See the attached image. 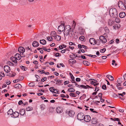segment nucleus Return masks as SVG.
<instances>
[{
  "mask_svg": "<svg viewBox=\"0 0 126 126\" xmlns=\"http://www.w3.org/2000/svg\"><path fill=\"white\" fill-rule=\"evenodd\" d=\"M80 88H83L85 89H87V85L86 86L84 85H81L79 86Z\"/></svg>",
  "mask_w": 126,
  "mask_h": 126,
  "instance_id": "nucleus-33",
  "label": "nucleus"
},
{
  "mask_svg": "<svg viewBox=\"0 0 126 126\" xmlns=\"http://www.w3.org/2000/svg\"><path fill=\"white\" fill-rule=\"evenodd\" d=\"M38 73H40V74H42L45 73V71L44 70H39L38 71Z\"/></svg>",
  "mask_w": 126,
  "mask_h": 126,
  "instance_id": "nucleus-38",
  "label": "nucleus"
},
{
  "mask_svg": "<svg viewBox=\"0 0 126 126\" xmlns=\"http://www.w3.org/2000/svg\"><path fill=\"white\" fill-rule=\"evenodd\" d=\"M20 55H23L25 52V49L23 47H19L18 49Z\"/></svg>",
  "mask_w": 126,
  "mask_h": 126,
  "instance_id": "nucleus-7",
  "label": "nucleus"
},
{
  "mask_svg": "<svg viewBox=\"0 0 126 126\" xmlns=\"http://www.w3.org/2000/svg\"><path fill=\"white\" fill-rule=\"evenodd\" d=\"M52 36L51 37L48 36V37H47V39L49 41H51L53 39L52 38Z\"/></svg>",
  "mask_w": 126,
  "mask_h": 126,
  "instance_id": "nucleus-42",
  "label": "nucleus"
},
{
  "mask_svg": "<svg viewBox=\"0 0 126 126\" xmlns=\"http://www.w3.org/2000/svg\"><path fill=\"white\" fill-rule=\"evenodd\" d=\"M115 21L117 23H119L120 22V20L119 18H117V17L115 18Z\"/></svg>",
  "mask_w": 126,
  "mask_h": 126,
  "instance_id": "nucleus-37",
  "label": "nucleus"
},
{
  "mask_svg": "<svg viewBox=\"0 0 126 126\" xmlns=\"http://www.w3.org/2000/svg\"><path fill=\"white\" fill-rule=\"evenodd\" d=\"M64 24L63 25H61L59 26L58 27V30L60 32H63L64 31V28L65 27Z\"/></svg>",
  "mask_w": 126,
  "mask_h": 126,
  "instance_id": "nucleus-6",
  "label": "nucleus"
},
{
  "mask_svg": "<svg viewBox=\"0 0 126 126\" xmlns=\"http://www.w3.org/2000/svg\"><path fill=\"white\" fill-rule=\"evenodd\" d=\"M25 49L26 50H30V51H31L32 50L31 48V49H30V48L29 47H26L25 48Z\"/></svg>",
  "mask_w": 126,
  "mask_h": 126,
  "instance_id": "nucleus-54",
  "label": "nucleus"
},
{
  "mask_svg": "<svg viewBox=\"0 0 126 126\" xmlns=\"http://www.w3.org/2000/svg\"><path fill=\"white\" fill-rule=\"evenodd\" d=\"M52 33H53V34L51 36L53 37H54L55 36H56L57 35V33L55 31H53L52 32Z\"/></svg>",
  "mask_w": 126,
  "mask_h": 126,
  "instance_id": "nucleus-43",
  "label": "nucleus"
},
{
  "mask_svg": "<svg viewBox=\"0 0 126 126\" xmlns=\"http://www.w3.org/2000/svg\"><path fill=\"white\" fill-rule=\"evenodd\" d=\"M84 121L86 122H90L91 119V117L89 115H86L84 116Z\"/></svg>",
  "mask_w": 126,
  "mask_h": 126,
  "instance_id": "nucleus-10",
  "label": "nucleus"
},
{
  "mask_svg": "<svg viewBox=\"0 0 126 126\" xmlns=\"http://www.w3.org/2000/svg\"><path fill=\"white\" fill-rule=\"evenodd\" d=\"M83 63L85 65L89 66L90 64V63L86 61H84L83 62Z\"/></svg>",
  "mask_w": 126,
  "mask_h": 126,
  "instance_id": "nucleus-28",
  "label": "nucleus"
},
{
  "mask_svg": "<svg viewBox=\"0 0 126 126\" xmlns=\"http://www.w3.org/2000/svg\"><path fill=\"white\" fill-rule=\"evenodd\" d=\"M114 121H117L118 122L120 121V119L118 118H114Z\"/></svg>",
  "mask_w": 126,
  "mask_h": 126,
  "instance_id": "nucleus-58",
  "label": "nucleus"
},
{
  "mask_svg": "<svg viewBox=\"0 0 126 126\" xmlns=\"http://www.w3.org/2000/svg\"><path fill=\"white\" fill-rule=\"evenodd\" d=\"M49 90L51 92H53V93L57 94L59 93L58 91L56 89H54L53 87H51L50 88H49Z\"/></svg>",
  "mask_w": 126,
  "mask_h": 126,
  "instance_id": "nucleus-11",
  "label": "nucleus"
},
{
  "mask_svg": "<svg viewBox=\"0 0 126 126\" xmlns=\"http://www.w3.org/2000/svg\"><path fill=\"white\" fill-rule=\"evenodd\" d=\"M71 79L72 80V83H76V82L75 81V79L74 77L73 76H71Z\"/></svg>",
  "mask_w": 126,
  "mask_h": 126,
  "instance_id": "nucleus-32",
  "label": "nucleus"
},
{
  "mask_svg": "<svg viewBox=\"0 0 126 126\" xmlns=\"http://www.w3.org/2000/svg\"><path fill=\"white\" fill-rule=\"evenodd\" d=\"M19 115V113L18 112L15 111L14 112H13L12 116L13 117L17 118L18 116Z\"/></svg>",
  "mask_w": 126,
  "mask_h": 126,
  "instance_id": "nucleus-14",
  "label": "nucleus"
},
{
  "mask_svg": "<svg viewBox=\"0 0 126 126\" xmlns=\"http://www.w3.org/2000/svg\"><path fill=\"white\" fill-rule=\"evenodd\" d=\"M126 15V13L124 12H121L119 14V16L121 18H123L125 17Z\"/></svg>",
  "mask_w": 126,
  "mask_h": 126,
  "instance_id": "nucleus-17",
  "label": "nucleus"
},
{
  "mask_svg": "<svg viewBox=\"0 0 126 126\" xmlns=\"http://www.w3.org/2000/svg\"><path fill=\"white\" fill-rule=\"evenodd\" d=\"M118 57L116 56H113L111 58L115 60L117 59Z\"/></svg>",
  "mask_w": 126,
  "mask_h": 126,
  "instance_id": "nucleus-48",
  "label": "nucleus"
},
{
  "mask_svg": "<svg viewBox=\"0 0 126 126\" xmlns=\"http://www.w3.org/2000/svg\"><path fill=\"white\" fill-rule=\"evenodd\" d=\"M17 56H15V57H12L11 58V59L13 62L15 63H17Z\"/></svg>",
  "mask_w": 126,
  "mask_h": 126,
  "instance_id": "nucleus-12",
  "label": "nucleus"
},
{
  "mask_svg": "<svg viewBox=\"0 0 126 126\" xmlns=\"http://www.w3.org/2000/svg\"><path fill=\"white\" fill-rule=\"evenodd\" d=\"M69 83V82L68 81H66L64 82V85L68 84Z\"/></svg>",
  "mask_w": 126,
  "mask_h": 126,
  "instance_id": "nucleus-59",
  "label": "nucleus"
},
{
  "mask_svg": "<svg viewBox=\"0 0 126 126\" xmlns=\"http://www.w3.org/2000/svg\"><path fill=\"white\" fill-rule=\"evenodd\" d=\"M41 109L42 110H44L45 109V105H42L41 106Z\"/></svg>",
  "mask_w": 126,
  "mask_h": 126,
  "instance_id": "nucleus-55",
  "label": "nucleus"
},
{
  "mask_svg": "<svg viewBox=\"0 0 126 126\" xmlns=\"http://www.w3.org/2000/svg\"><path fill=\"white\" fill-rule=\"evenodd\" d=\"M106 50L105 48H103L102 49H101L100 50V52L101 53H103Z\"/></svg>",
  "mask_w": 126,
  "mask_h": 126,
  "instance_id": "nucleus-46",
  "label": "nucleus"
},
{
  "mask_svg": "<svg viewBox=\"0 0 126 126\" xmlns=\"http://www.w3.org/2000/svg\"><path fill=\"white\" fill-rule=\"evenodd\" d=\"M84 115V114L82 112L78 113L77 115V118L78 119L80 120H83Z\"/></svg>",
  "mask_w": 126,
  "mask_h": 126,
  "instance_id": "nucleus-4",
  "label": "nucleus"
},
{
  "mask_svg": "<svg viewBox=\"0 0 126 126\" xmlns=\"http://www.w3.org/2000/svg\"><path fill=\"white\" fill-rule=\"evenodd\" d=\"M123 82V79L122 78H120L118 79L117 80V82L118 84H116V86L118 87L119 86H121V84Z\"/></svg>",
  "mask_w": 126,
  "mask_h": 126,
  "instance_id": "nucleus-8",
  "label": "nucleus"
},
{
  "mask_svg": "<svg viewBox=\"0 0 126 126\" xmlns=\"http://www.w3.org/2000/svg\"><path fill=\"white\" fill-rule=\"evenodd\" d=\"M1 75L2 76V77H4L5 76V75L4 73L3 72H1Z\"/></svg>",
  "mask_w": 126,
  "mask_h": 126,
  "instance_id": "nucleus-64",
  "label": "nucleus"
},
{
  "mask_svg": "<svg viewBox=\"0 0 126 126\" xmlns=\"http://www.w3.org/2000/svg\"><path fill=\"white\" fill-rule=\"evenodd\" d=\"M100 100L101 102H103L104 101V100L102 99V97H100Z\"/></svg>",
  "mask_w": 126,
  "mask_h": 126,
  "instance_id": "nucleus-62",
  "label": "nucleus"
},
{
  "mask_svg": "<svg viewBox=\"0 0 126 126\" xmlns=\"http://www.w3.org/2000/svg\"><path fill=\"white\" fill-rule=\"evenodd\" d=\"M4 69L6 72H8L10 71V67L8 65H5L4 67Z\"/></svg>",
  "mask_w": 126,
  "mask_h": 126,
  "instance_id": "nucleus-13",
  "label": "nucleus"
},
{
  "mask_svg": "<svg viewBox=\"0 0 126 126\" xmlns=\"http://www.w3.org/2000/svg\"><path fill=\"white\" fill-rule=\"evenodd\" d=\"M75 90L74 89L72 88H69L68 89V91L69 92H74L75 91Z\"/></svg>",
  "mask_w": 126,
  "mask_h": 126,
  "instance_id": "nucleus-29",
  "label": "nucleus"
},
{
  "mask_svg": "<svg viewBox=\"0 0 126 126\" xmlns=\"http://www.w3.org/2000/svg\"><path fill=\"white\" fill-rule=\"evenodd\" d=\"M20 81V79H16V80H13V82L14 83H16V82H17L18 81Z\"/></svg>",
  "mask_w": 126,
  "mask_h": 126,
  "instance_id": "nucleus-49",
  "label": "nucleus"
},
{
  "mask_svg": "<svg viewBox=\"0 0 126 126\" xmlns=\"http://www.w3.org/2000/svg\"><path fill=\"white\" fill-rule=\"evenodd\" d=\"M109 13L110 16L113 18H115L118 16V11L115 8L110 9L109 11Z\"/></svg>",
  "mask_w": 126,
  "mask_h": 126,
  "instance_id": "nucleus-2",
  "label": "nucleus"
},
{
  "mask_svg": "<svg viewBox=\"0 0 126 126\" xmlns=\"http://www.w3.org/2000/svg\"><path fill=\"white\" fill-rule=\"evenodd\" d=\"M32 110V108L30 107H28L26 108V110L27 111H30Z\"/></svg>",
  "mask_w": 126,
  "mask_h": 126,
  "instance_id": "nucleus-39",
  "label": "nucleus"
},
{
  "mask_svg": "<svg viewBox=\"0 0 126 126\" xmlns=\"http://www.w3.org/2000/svg\"><path fill=\"white\" fill-rule=\"evenodd\" d=\"M81 79L80 78H77L76 79V80L77 82H79L80 81Z\"/></svg>",
  "mask_w": 126,
  "mask_h": 126,
  "instance_id": "nucleus-57",
  "label": "nucleus"
},
{
  "mask_svg": "<svg viewBox=\"0 0 126 126\" xmlns=\"http://www.w3.org/2000/svg\"><path fill=\"white\" fill-rule=\"evenodd\" d=\"M102 88L104 90H106V86L105 85H103L102 87Z\"/></svg>",
  "mask_w": 126,
  "mask_h": 126,
  "instance_id": "nucleus-51",
  "label": "nucleus"
},
{
  "mask_svg": "<svg viewBox=\"0 0 126 126\" xmlns=\"http://www.w3.org/2000/svg\"><path fill=\"white\" fill-rule=\"evenodd\" d=\"M84 39L85 37L83 36H80L79 37V40L82 41H84Z\"/></svg>",
  "mask_w": 126,
  "mask_h": 126,
  "instance_id": "nucleus-36",
  "label": "nucleus"
},
{
  "mask_svg": "<svg viewBox=\"0 0 126 126\" xmlns=\"http://www.w3.org/2000/svg\"><path fill=\"white\" fill-rule=\"evenodd\" d=\"M29 86L31 87H33L35 86V84L33 82H31L29 83Z\"/></svg>",
  "mask_w": 126,
  "mask_h": 126,
  "instance_id": "nucleus-40",
  "label": "nucleus"
},
{
  "mask_svg": "<svg viewBox=\"0 0 126 126\" xmlns=\"http://www.w3.org/2000/svg\"><path fill=\"white\" fill-rule=\"evenodd\" d=\"M106 77L111 81H113L114 79L113 77L111 75H108L106 76Z\"/></svg>",
  "mask_w": 126,
  "mask_h": 126,
  "instance_id": "nucleus-22",
  "label": "nucleus"
},
{
  "mask_svg": "<svg viewBox=\"0 0 126 126\" xmlns=\"http://www.w3.org/2000/svg\"><path fill=\"white\" fill-rule=\"evenodd\" d=\"M21 56H18L17 57V60H20L21 58Z\"/></svg>",
  "mask_w": 126,
  "mask_h": 126,
  "instance_id": "nucleus-53",
  "label": "nucleus"
},
{
  "mask_svg": "<svg viewBox=\"0 0 126 126\" xmlns=\"http://www.w3.org/2000/svg\"><path fill=\"white\" fill-rule=\"evenodd\" d=\"M56 112L58 113H61L63 112V110L62 108L59 107H57L56 109Z\"/></svg>",
  "mask_w": 126,
  "mask_h": 126,
  "instance_id": "nucleus-19",
  "label": "nucleus"
},
{
  "mask_svg": "<svg viewBox=\"0 0 126 126\" xmlns=\"http://www.w3.org/2000/svg\"><path fill=\"white\" fill-rule=\"evenodd\" d=\"M123 77L124 80H126V73L124 75Z\"/></svg>",
  "mask_w": 126,
  "mask_h": 126,
  "instance_id": "nucleus-63",
  "label": "nucleus"
},
{
  "mask_svg": "<svg viewBox=\"0 0 126 126\" xmlns=\"http://www.w3.org/2000/svg\"><path fill=\"white\" fill-rule=\"evenodd\" d=\"M40 42L41 44L43 45H45L46 43V41L44 39L40 40Z\"/></svg>",
  "mask_w": 126,
  "mask_h": 126,
  "instance_id": "nucleus-24",
  "label": "nucleus"
},
{
  "mask_svg": "<svg viewBox=\"0 0 126 126\" xmlns=\"http://www.w3.org/2000/svg\"><path fill=\"white\" fill-rule=\"evenodd\" d=\"M104 29L105 30V31L107 33H109V30L108 28L107 27V26H106L104 27Z\"/></svg>",
  "mask_w": 126,
  "mask_h": 126,
  "instance_id": "nucleus-30",
  "label": "nucleus"
},
{
  "mask_svg": "<svg viewBox=\"0 0 126 126\" xmlns=\"http://www.w3.org/2000/svg\"><path fill=\"white\" fill-rule=\"evenodd\" d=\"M55 39L57 41H60L61 39V37L59 35H56L55 36Z\"/></svg>",
  "mask_w": 126,
  "mask_h": 126,
  "instance_id": "nucleus-21",
  "label": "nucleus"
},
{
  "mask_svg": "<svg viewBox=\"0 0 126 126\" xmlns=\"http://www.w3.org/2000/svg\"><path fill=\"white\" fill-rule=\"evenodd\" d=\"M59 81H58V82H57L56 83V84L59 85H61V84L62 83V82L63 81L62 80H59Z\"/></svg>",
  "mask_w": 126,
  "mask_h": 126,
  "instance_id": "nucleus-31",
  "label": "nucleus"
},
{
  "mask_svg": "<svg viewBox=\"0 0 126 126\" xmlns=\"http://www.w3.org/2000/svg\"><path fill=\"white\" fill-rule=\"evenodd\" d=\"M32 44L33 46L34 47H37L39 45V43L36 41H33Z\"/></svg>",
  "mask_w": 126,
  "mask_h": 126,
  "instance_id": "nucleus-20",
  "label": "nucleus"
},
{
  "mask_svg": "<svg viewBox=\"0 0 126 126\" xmlns=\"http://www.w3.org/2000/svg\"><path fill=\"white\" fill-rule=\"evenodd\" d=\"M70 96L73 97H76V96L75 95V94L73 93H70Z\"/></svg>",
  "mask_w": 126,
  "mask_h": 126,
  "instance_id": "nucleus-45",
  "label": "nucleus"
},
{
  "mask_svg": "<svg viewBox=\"0 0 126 126\" xmlns=\"http://www.w3.org/2000/svg\"><path fill=\"white\" fill-rule=\"evenodd\" d=\"M89 80L90 81H91L92 80H93V82H94V83H97V81L95 79H90Z\"/></svg>",
  "mask_w": 126,
  "mask_h": 126,
  "instance_id": "nucleus-35",
  "label": "nucleus"
},
{
  "mask_svg": "<svg viewBox=\"0 0 126 126\" xmlns=\"http://www.w3.org/2000/svg\"><path fill=\"white\" fill-rule=\"evenodd\" d=\"M105 38V37L104 36L102 35L99 37V38L100 41L102 42L103 40Z\"/></svg>",
  "mask_w": 126,
  "mask_h": 126,
  "instance_id": "nucleus-34",
  "label": "nucleus"
},
{
  "mask_svg": "<svg viewBox=\"0 0 126 126\" xmlns=\"http://www.w3.org/2000/svg\"><path fill=\"white\" fill-rule=\"evenodd\" d=\"M89 42L92 45H94L97 43L96 41L95 40V39L93 38H91L89 40Z\"/></svg>",
  "mask_w": 126,
  "mask_h": 126,
  "instance_id": "nucleus-9",
  "label": "nucleus"
},
{
  "mask_svg": "<svg viewBox=\"0 0 126 126\" xmlns=\"http://www.w3.org/2000/svg\"><path fill=\"white\" fill-rule=\"evenodd\" d=\"M16 74L15 73H13L11 75H10V77H14L16 75Z\"/></svg>",
  "mask_w": 126,
  "mask_h": 126,
  "instance_id": "nucleus-52",
  "label": "nucleus"
},
{
  "mask_svg": "<svg viewBox=\"0 0 126 126\" xmlns=\"http://www.w3.org/2000/svg\"><path fill=\"white\" fill-rule=\"evenodd\" d=\"M13 112V111L12 109H10L7 112L8 115H12Z\"/></svg>",
  "mask_w": 126,
  "mask_h": 126,
  "instance_id": "nucleus-26",
  "label": "nucleus"
},
{
  "mask_svg": "<svg viewBox=\"0 0 126 126\" xmlns=\"http://www.w3.org/2000/svg\"><path fill=\"white\" fill-rule=\"evenodd\" d=\"M79 33L81 35H83L84 34L85 30L81 27H79Z\"/></svg>",
  "mask_w": 126,
  "mask_h": 126,
  "instance_id": "nucleus-16",
  "label": "nucleus"
},
{
  "mask_svg": "<svg viewBox=\"0 0 126 126\" xmlns=\"http://www.w3.org/2000/svg\"><path fill=\"white\" fill-rule=\"evenodd\" d=\"M99 90V88L97 87H96L95 88V91L97 92Z\"/></svg>",
  "mask_w": 126,
  "mask_h": 126,
  "instance_id": "nucleus-56",
  "label": "nucleus"
},
{
  "mask_svg": "<svg viewBox=\"0 0 126 126\" xmlns=\"http://www.w3.org/2000/svg\"><path fill=\"white\" fill-rule=\"evenodd\" d=\"M20 114L21 115H23L25 114V110L24 109H21L19 112Z\"/></svg>",
  "mask_w": 126,
  "mask_h": 126,
  "instance_id": "nucleus-23",
  "label": "nucleus"
},
{
  "mask_svg": "<svg viewBox=\"0 0 126 126\" xmlns=\"http://www.w3.org/2000/svg\"><path fill=\"white\" fill-rule=\"evenodd\" d=\"M107 40L105 38L103 40L102 42L103 43H105L107 42Z\"/></svg>",
  "mask_w": 126,
  "mask_h": 126,
  "instance_id": "nucleus-47",
  "label": "nucleus"
},
{
  "mask_svg": "<svg viewBox=\"0 0 126 126\" xmlns=\"http://www.w3.org/2000/svg\"><path fill=\"white\" fill-rule=\"evenodd\" d=\"M118 7L120 9L122 10H125V3L121 1H119L118 3Z\"/></svg>",
  "mask_w": 126,
  "mask_h": 126,
  "instance_id": "nucleus-3",
  "label": "nucleus"
},
{
  "mask_svg": "<svg viewBox=\"0 0 126 126\" xmlns=\"http://www.w3.org/2000/svg\"><path fill=\"white\" fill-rule=\"evenodd\" d=\"M115 23V21L111 19H109L108 22V25L110 26H111L113 25H114Z\"/></svg>",
  "mask_w": 126,
  "mask_h": 126,
  "instance_id": "nucleus-15",
  "label": "nucleus"
},
{
  "mask_svg": "<svg viewBox=\"0 0 126 126\" xmlns=\"http://www.w3.org/2000/svg\"><path fill=\"white\" fill-rule=\"evenodd\" d=\"M22 103H23V102L22 100L19 101L18 103V105H21Z\"/></svg>",
  "mask_w": 126,
  "mask_h": 126,
  "instance_id": "nucleus-60",
  "label": "nucleus"
},
{
  "mask_svg": "<svg viewBox=\"0 0 126 126\" xmlns=\"http://www.w3.org/2000/svg\"><path fill=\"white\" fill-rule=\"evenodd\" d=\"M15 87L16 88H20L22 87V86L20 84H17L15 85Z\"/></svg>",
  "mask_w": 126,
  "mask_h": 126,
  "instance_id": "nucleus-27",
  "label": "nucleus"
},
{
  "mask_svg": "<svg viewBox=\"0 0 126 126\" xmlns=\"http://www.w3.org/2000/svg\"><path fill=\"white\" fill-rule=\"evenodd\" d=\"M20 67L22 70L24 71L26 70L25 69L26 68V67L22 65L20 66Z\"/></svg>",
  "mask_w": 126,
  "mask_h": 126,
  "instance_id": "nucleus-44",
  "label": "nucleus"
},
{
  "mask_svg": "<svg viewBox=\"0 0 126 126\" xmlns=\"http://www.w3.org/2000/svg\"><path fill=\"white\" fill-rule=\"evenodd\" d=\"M114 41L113 40H110L109 42V44H111L113 43L114 42Z\"/></svg>",
  "mask_w": 126,
  "mask_h": 126,
  "instance_id": "nucleus-61",
  "label": "nucleus"
},
{
  "mask_svg": "<svg viewBox=\"0 0 126 126\" xmlns=\"http://www.w3.org/2000/svg\"><path fill=\"white\" fill-rule=\"evenodd\" d=\"M68 114L70 116L72 117L75 114V112L74 111L70 110L69 111Z\"/></svg>",
  "mask_w": 126,
  "mask_h": 126,
  "instance_id": "nucleus-18",
  "label": "nucleus"
},
{
  "mask_svg": "<svg viewBox=\"0 0 126 126\" xmlns=\"http://www.w3.org/2000/svg\"><path fill=\"white\" fill-rule=\"evenodd\" d=\"M64 34L66 36L70 35V34L71 36H73L74 34V29L72 28L70 25H66L64 28Z\"/></svg>",
  "mask_w": 126,
  "mask_h": 126,
  "instance_id": "nucleus-1",
  "label": "nucleus"
},
{
  "mask_svg": "<svg viewBox=\"0 0 126 126\" xmlns=\"http://www.w3.org/2000/svg\"><path fill=\"white\" fill-rule=\"evenodd\" d=\"M97 119L96 118H94L92 119V124H96L97 123Z\"/></svg>",
  "mask_w": 126,
  "mask_h": 126,
  "instance_id": "nucleus-25",
  "label": "nucleus"
},
{
  "mask_svg": "<svg viewBox=\"0 0 126 126\" xmlns=\"http://www.w3.org/2000/svg\"><path fill=\"white\" fill-rule=\"evenodd\" d=\"M70 57L71 59L69 60V61L70 63H75L76 62L75 60L73 59L75 58L76 57H79V56H70Z\"/></svg>",
  "mask_w": 126,
  "mask_h": 126,
  "instance_id": "nucleus-5",
  "label": "nucleus"
},
{
  "mask_svg": "<svg viewBox=\"0 0 126 126\" xmlns=\"http://www.w3.org/2000/svg\"><path fill=\"white\" fill-rule=\"evenodd\" d=\"M47 78L46 77H44L43 78H42L41 79V81L43 82H44V81H45L47 79Z\"/></svg>",
  "mask_w": 126,
  "mask_h": 126,
  "instance_id": "nucleus-50",
  "label": "nucleus"
},
{
  "mask_svg": "<svg viewBox=\"0 0 126 126\" xmlns=\"http://www.w3.org/2000/svg\"><path fill=\"white\" fill-rule=\"evenodd\" d=\"M8 65H9L10 66H13L14 65V64L11 63L10 61H8L7 63Z\"/></svg>",
  "mask_w": 126,
  "mask_h": 126,
  "instance_id": "nucleus-41",
  "label": "nucleus"
}]
</instances>
